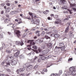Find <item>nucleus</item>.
<instances>
[{
  "instance_id": "27",
  "label": "nucleus",
  "mask_w": 76,
  "mask_h": 76,
  "mask_svg": "<svg viewBox=\"0 0 76 76\" xmlns=\"http://www.w3.org/2000/svg\"><path fill=\"white\" fill-rule=\"evenodd\" d=\"M59 37V36L58 34H55V35H54L55 38H58V37Z\"/></svg>"
},
{
  "instance_id": "16",
  "label": "nucleus",
  "mask_w": 76,
  "mask_h": 76,
  "mask_svg": "<svg viewBox=\"0 0 76 76\" xmlns=\"http://www.w3.org/2000/svg\"><path fill=\"white\" fill-rule=\"evenodd\" d=\"M71 75H72L73 76H74L75 75V73L76 72V69H75L74 71H71Z\"/></svg>"
},
{
  "instance_id": "42",
  "label": "nucleus",
  "mask_w": 76,
  "mask_h": 76,
  "mask_svg": "<svg viewBox=\"0 0 76 76\" xmlns=\"http://www.w3.org/2000/svg\"><path fill=\"white\" fill-rule=\"evenodd\" d=\"M43 71L44 72H47V69H44L43 70Z\"/></svg>"
},
{
  "instance_id": "50",
  "label": "nucleus",
  "mask_w": 76,
  "mask_h": 76,
  "mask_svg": "<svg viewBox=\"0 0 76 76\" xmlns=\"http://www.w3.org/2000/svg\"><path fill=\"white\" fill-rule=\"evenodd\" d=\"M0 76H6L5 75H4V74H0Z\"/></svg>"
},
{
  "instance_id": "13",
  "label": "nucleus",
  "mask_w": 76,
  "mask_h": 76,
  "mask_svg": "<svg viewBox=\"0 0 76 76\" xmlns=\"http://www.w3.org/2000/svg\"><path fill=\"white\" fill-rule=\"evenodd\" d=\"M69 31V26H68L66 28L65 31V33H68V32Z\"/></svg>"
},
{
  "instance_id": "43",
  "label": "nucleus",
  "mask_w": 76,
  "mask_h": 76,
  "mask_svg": "<svg viewBox=\"0 0 76 76\" xmlns=\"http://www.w3.org/2000/svg\"><path fill=\"white\" fill-rule=\"evenodd\" d=\"M28 66L26 65V64H24L23 66V67H24V68H26Z\"/></svg>"
},
{
  "instance_id": "40",
  "label": "nucleus",
  "mask_w": 76,
  "mask_h": 76,
  "mask_svg": "<svg viewBox=\"0 0 76 76\" xmlns=\"http://www.w3.org/2000/svg\"><path fill=\"white\" fill-rule=\"evenodd\" d=\"M31 54H33V52H31V53H28V56H31Z\"/></svg>"
},
{
  "instance_id": "31",
  "label": "nucleus",
  "mask_w": 76,
  "mask_h": 76,
  "mask_svg": "<svg viewBox=\"0 0 76 76\" xmlns=\"http://www.w3.org/2000/svg\"><path fill=\"white\" fill-rule=\"evenodd\" d=\"M44 41V39H41L39 41V44L41 43L43 41Z\"/></svg>"
},
{
  "instance_id": "38",
  "label": "nucleus",
  "mask_w": 76,
  "mask_h": 76,
  "mask_svg": "<svg viewBox=\"0 0 76 76\" xmlns=\"http://www.w3.org/2000/svg\"><path fill=\"white\" fill-rule=\"evenodd\" d=\"M51 55H49V56H48L47 57V58L48 59V58H51Z\"/></svg>"
},
{
  "instance_id": "14",
  "label": "nucleus",
  "mask_w": 76,
  "mask_h": 76,
  "mask_svg": "<svg viewBox=\"0 0 76 76\" xmlns=\"http://www.w3.org/2000/svg\"><path fill=\"white\" fill-rule=\"evenodd\" d=\"M69 35L70 37H73L74 35L73 34V32L72 31H70L69 33Z\"/></svg>"
},
{
  "instance_id": "15",
  "label": "nucleus",
  "mask_w": 76,
  "mask_h": 76,
  "mask_svg": "<svg viewBox=\"0 0 76 76\" xmlns=\"http://www.w3.org/2000/svg\"><path fill=\"white\" fill-rule=\"evenodd\" d=\"M31 22L33 24H36L37 25L38 23V21H37V20L36 19H34V20H33Z\"/></svg>"
},
{
  "instance_id": "63",
  "label": "nucleus",
  "mask_w": 76,
  "mask_h": 76,
  "mask_svg": "<svg viewBox=\"0 0 76 76\" xmlns=\"http://www.w3.org/2000/svg\"><path fill=\"white\" fill-rule=\"evenodd\" d=\"M64 76H68V75H67V74H65Z\"/></svg>"
},
{
  "instance_id": "29",
  "label": "nucleus",
  "mask_w": 76,
  "mask_h": 76,
  "mask_svg": "<svg viewBox=\"0 0 76 76\" xmlns=\"http://www.w3.org/2000/svg\"><path fill=\"white\" fill-rule=\"evenodd\" d=\"M45 38L47 39H50V37L48 36L47 35H45Z\"/></svg>"
},
{
  "instance_id": "28",
  "label": "nucleus",
  "mask_w": 76,
  "mask_h": 76,
  "mask_svg": "<svg viewBox=\"0 0 76 76\" xmlns=\"http://www.w3.org/2000/svg\"><path fill=\"white\" fill-rule=\"evenodd\" d=\"M28 14L31 16L32 18L33 19V15H32V13L31 12H29Z\"/></svg>"
},
{
  "instance_id": "19",
  "label": "nucleus",
  "mask_w": 76,
  "mask_h": 76,
  "mask_svg": "<svg viewBox=\"0 0 76 76\" xmlns=\"http://www.w3.org/2000/svg\"><path fill=\"white\" fill-rule=\"evenodd\" d=\"M49 12L50 11L48 10H46L45 11L43 12V13L45 15H47V14H48V13H49Z\"/></svg>"
},
{
  "instance_id": "22",
  "label": "nucleus",
  "mask_w": 76,
  "mask_h": 76,
  "mask_svg": "<svg viewBox=\"0 0 76 76\" xmlns=\"http://www.w3.org/2000/svg\"><path fill=\"white\" fill-rule=\"evenodd\" d=\"M40 32V31H37L36 32V34H37L38 37H40V34H39Z\"/></svg>"
},
{
  "instance_id": "21",
  "label": "nucleus",
  "mask_w": 76,
  "mask_h": 76,
  "mask_svg": "<svg viewBox=\"0 0 76 76\" xmlns=\"http://www.w3.org/2000/svg\"><path fill=\"white\" fill-rule=\"evenodd\" d=\"M64 43L63 42H61L59 43V46L60 47H63L64 46Z\"/></svg>"
},
{
  "instance_id": "44",
  "label": "nucleus",
  "mask_w": 76,
  "mask_h": 76,
  "mask_svg": "<svg viewBox=\"0 0 76 76\" xmlns=\"http://www.w3.org/2000/svg\"><path fill=\"white\" fill-rule=\"evenodd\" d=\"M6 5L7 6H10V4L9 3H7L6 4Z\"/></svg>"
},
{
  "instance_id": "20",
  "label": "nucleus",
  "mask_w": 76,
  "mask_h": 76,
  "mask_svg": "<svg viewBox=\"0 0 76 76\" xmlns=\"http://www.w3.org/2000/svg\"><path fill=\"white\" fill-rule=\"evenodd\" d=\"M19 51H18L16 53H15L14 54V56L15 57H18L19 56Z\"/></svg>"
},
{
  "instance_id": "64",
  "label": "nucleus",
  "mask_w": 76,
  "mask_h": 76,
  "mask_svg": "<svg viewBox=\"0 0 76 76\" xmlns=\"http://www.w3.org/2000/svg\"><path fill=\"white\" fill-rule=\"evenodd\" d=\"M20 76H25V75H23V74H21Z\"/></svg>"
},
{
  "instance_id": "51",
  "label": "nucleus",
  "mask_w": 76,
  "mask_h": 76,
  "mask_svg": "<svg viewBox=\"0 0 76 76\" xmlns=\"http://www.w3.org/2000/svg\"><path fill=\"white\" fill-rule=\"evenodd\" d=\"M34 60H35L37 59H37H38V57H37V56H35L34 57Z\"/></svg>"
},
{
  "instance_id": "37",
  "label": "nucleus",
  "mask_w": 76,
  "mask_h": 76,
  "mask_svg": "<svg viewBox=\"0 0 76 76\" xmlns=\"http://www.w3.org/2000/svg\"><path fill=\"white\" fill-rule=\"evenodd\" d=\"M15 14V11H12L11 12V14L12 15H14Z\"/></svg>"
},
{
  "instance_id": "55",
  "label": "nucleus",
  "mask_w": 76,
  "mask_h": 76,
  "mask_svg": "<svg viewBox=\"0 0 76 76\" xmlns=\"http://www.w3.org/2000/svg\"><path fill=\"white\" fill-rule=\"evenodd\" d=\"M7 53H10L11 52H10V50H8L7 51Z\"/></svg>"
},
{
  "instance_id": "17",
  "label": "nucleus",
  "mask_w": 76,
  "mask_h": 76,
  "mask_svg": "<svg viewBox=\"0 0 76 76\" xmlns=\"http://www.w3.org/2000/svg\"><path fill=\"white\" fill-rule=\"evenodd\" d=\"M60 48V47L56 46L55 48V50H56L57 53H59V49Z\"/></svg>"
},
{
  "instance_id": "10",
  "label": "nucleus",
  "mask_w": 76,
  "mask_h": 76,
  "mask_svg": "<svg viewBox=\"0 0 76 76\" xmlns=\"http://www.w3.org/2000/svg\"><path fill=\"white\" fill-rule=\"evenodd\" d=\"M31 46H32V45H28L27 46V49H28V50H29V51H35L34 49H32L31 48Z\"/></svg>"
},
{
  "instance_id": "25",
  "label": "nucleus",
  "mask_w": 76,
  "mask_h": 76,
  "mask_svg": "<svg viewBox=\"0 0 76 76\" xmlns=\"http://www.w3.org/2000/svg\"><path fill=\"white\" fill-rule=\"evenodd\" d=\"M34 50H34H33L34 51V52H36V53H37V54H38V53H39V52H38V51L39 52V53H41V50H40V49H39L38 51H36L35 50Z\"/></svg>"
},
{
  "instance_id": "4",
  "label": "nucleus",
  "mask_w": 76,
  "mask_h": 76,
  "mask_svg": "<svg viewBox=\"0 0 76 76\" xmlns=\"http://www.w3.org/2000/svg\"><path fill=\"white\" fill-rule=\"evenodd\" d=\"M63 72H62V70H59V74H51V76H58L59 75H61L62 74V73Z\"/></svg>"
},
{
  "instance_id": "53",
  "label": "nucleus",
  "mask_w": 76,
  "mask_h": 76,
  "mask_svg": "<svg viewBox=\"0 0 76 76\" xmlns=\"http://www.w3.org/2000/svg\"><path fill=\"white\" fill-rule=\"evenodd\" d=\"M4 3H2L1 4V6H2V7H3L4 6Z\"/></svg>"
},
{
  "instance_id": "9",
  "label": "nucleus",
  "mask_w": 76,
  "mask_h": 76,
  "mask_svg": "<svg viewBox=\"0 0 76 76\" xmlns=\"http://www.w3.org/2000/svg\"><path fill=\"white\" fill-rule=\"evenodd\" d=\"M16 34L18 38H19V37L20 36V31L18 30H17L16 32Z\"/></svg>"
},
{
  "instance_id": "1",
  "label": "nucleus",
  "mask_w": 76,
  "mask_h": 76,
  "mask_svg": "<svg viewBox=\"0 0 76 76\" xmlns=\"http://www.w3.org/2000/svg\"><path fill=\"white\" fill-rule=\"evenodd\" d=\"M7 57V59L6 61V60H4L1 63V65H3L5 64V63H6L8 65V66H10V60H9V58H10V59H12L13 58V56H12L11 55H10L9 56H6Z\"/></svg>"
},
{
  "instance_id": "6",
  "label": "nucleus",
  "mask_w": 76,
  "mask_h": 76,
  "mask_svg": "<svg viewBox=\"0 0 76 76\" xmlns=\"http://www.w3.org/2000/svg\"><path fill=\"white\" fill-rule=\"evenodd\" d=\"M27 43H30V45H35V42H34V40H28L27 42Z\"/></svg>"
},
{
  "instance_id": "12",
  "label": "nucleus",
  "mask_w": 76,
  "mask_h": 76,
  "mask_svg": "<svg viewBox=\"0 0 76 76\" xmlns=\"http://www.w3.org/2000/svg\"><path fill=\"white\" fill-rule=\"evenodd\" d=\"M40 56L41 57L39 58V59L40 60H45V58H46L44 56H42V55H40Z\"/></svg>"
},
{
  "instance_id": "41",
  "label": "nucleus",
  "mask_w": 76,
  "mask_h": 76,
  "mask_svg": "<svg viewBox=\"0 0 76 76\" xmlns=\"http://www.w3.org/2000/svg\"><path fill=\"white\" fill-rule=\"evenodd\" d=\"M26 70H27V71H30V70L29 68H28V66L26 68Z\"/></svg>"
},
{
  "instance_id": "39",
  "label": "nucleus",
  "mask_w": 76,
  "mask_h": 76,
  "mask_svg": "<svg viewBox=\"0 0 76 76\" xmlns=\"http://www.w3.org/2000/svg\"><path fill=\"white\" fill-rule=\"evenodd\" d=\"M68 2L69 3L70 5V4H72V0H71L70 1H69V0H68Z\"/></svg>"
},
{
  "instance_id": "30",
  "label": "nucleus",
  "mask_w": 76,
  "mask_h": 76,
  "mask_svg": "<svg viewBox=\"0 0 76 76\" xmlns=\"http://www.w3.org/2000/svg\"><path fill=\"white\" fill-rule=\"evenodd\" d=\"M40 73H42V74H44V72H41L39 71V72H37L35 74H38V73L39 72Z\"/></svg>"
},
{
  "instance_id": "56",
  "label": "nucleus",
  "mask_w": 76,
  "mask_h": 76,
  "mask_svg": "<svg viewBox=\"0 0 76 76\" xmlns=\"http://www.w3.org/2000/svg\"><path fill=\"white\" fill-rule=\"evenodd\" d=\"M55 23L56 24H58V21H56L55 22Z\"/></svg>"
},
{
  "instance_id": "32",
  "label": "nucleus",
  "mask_w": 76,
  "mask_h": 76,
  "mask_svg": "<svg viewBox=\"0 0 76 76\" xmlns=\"http://www.w3.org/2000/svg\"><path fill=\"white\" fill-rule=\"evenodd\" d=\"M63 13H68V11L66 10H64L63 12Z\"/></svg>"
},
{
  "instance_id": "62",
  "label": "nucleus",
  "mask_w": 76,
  "mask_h": 76,
  "mask_svg": "<svg viewBox=\"0 0 76 76\" xmlns=\"http://www.w3.org/2000/svg\"><path fill=\"white\" fill-rule=\"evenodd\" d=\"M38 61V62H40V61H41V60L38 59V61Z\"/></svg>"
},
{
  "instance_id": "11",
  "label": "nucleus",
  "mask_w": 76,
  "mask_h": 76,
  "mask_svg": "<svg viewBox=\"0 0 76 76\" xmlns=\"http://www.w3.org/2000/svg\"><path fill=\"white\" fill-rule=\"evenodd\" d=\"M48 47L50 49H51L53 47V43H48Z\"/></svg>"
},
{
  "instance_id": "36",
  "label": "nucleus",
  "mask_w": 76,
  "mask_h": 76,
  "mask_svg": "<svg viewBox=\"0 0 76 76\" xmlns=\"http://www.w3.org/2000/svg\"><path fill=\"white\" fill-rule=\"evenodd\" d=\"M45 34L47 35L49 34V35H50V37H51V34H50V32H46Z\"/></svg>"
},
{
  "instance_id": "54",
  "label": "nucleus",
  "mask_w": 76,
  "mask_h": 76,
  "mask_svg": "<svg viewBox=\"0 0 76 76\" xmlns=\"http://www.w3.org/2000/svg\"><path fill=\"white\" fill-rule=\"evenodd\" d=\"M72 8L74 10H75V11H76V8H73V7H72Z\"/></svg>"
},
{
  "instance_id": "48",
  "label": "nucleus",
  "mask_w": 76,
  "mask_h": 76,
  "mask_svg": "<svg viewBox=\"0 0 76 76\" xmlns=\"http://www.w3.org/2000/svg\"><path fill=\"white\" fill-rule=\"evenodd\" d=\"M72 60H73V58H69L68 59V61H72Z\"/></svg>"
},
{
  "instance_id": "8",
  "label": "nucleus",
  "mask_w": 76,
  "mask_h": 76,
  "mask_svg": "<svg viewBox=\"0 0 76 76\" xmlns=\"http://www.w3.org/2000/svg\"><path fill=\"white\" fill-rule=\"evenodd\" d=\"M69 73H70L72 71H73L75 70H76V69L75 67H74V66H72L71 67H70L69 69Z\"/></svg>"
},
{
  "instance_id": "24",
  "label": "nucleus",
  "mask_w": 76,
  "mask_h": 76,
  "mask_svg": "<svg viewBox=\"0 0 76 76\" xmlns=\"http://www.w3.org/2000/svg\"><path fill=\"white\" fill-rule=\"evenodd\" d=\"M19 57L20 59H22V58H25V56H24V55H23L21 54L20 56Z\"/></svg>"
},
{
  "instance_id": "49",
  "label": "nucleus",
  "mask_w": 76,
  "mask_h": 76,
  "mask_svg": "<svg viewBox=\"0 0 76 76\" xmlns=\"http://www.w3.org/2000/svg\"><path fill=\"white\" fill-rule=\"evenodd\" d=\"M35 28L34 27L32 28L31 29V31H35Z\"/></svg>"
},
{
  "instance_id": "46",
  "label": "nucleus",
  "mask_w": 76,
  "mask_h": 76,
  "mask_svg": "<svg viewBox=\"0 0 76 76\" xmlns=\"http://www.w3.org/2000/svg\"><path fill=\"white\" fill-rule=\"evenodd\" d=\"M7 72H11V71H10V69H7Z\"/></svg>"
},
{
  "instance_id": "33",
  "label": "nucleus",
  "mask_w": 76,
  "mask_h": 76,
  "mask_svg": "<svg viewBox=\"0 0 76 76\" xmlns=\"http://www.w3.org/2000/svg\"><path fill=\"white\" fill-rule=\"evenodd\" d=\"M27 67H28V68L31 70V69H32V66L30 65L29 66H27Z\"/></svg>"
},
{
  "instance_id": "7",
  "label": "nucleus",
  "mask_w": 76,
  "mask_h": 76,
  "mask_svg": "<svg viewBox=\"0 0 76 76\" xmlns=\"http://www.w3.org/2000/svg\"><path fill=\"white\" fill-rule=\"evenodd\" d=\"M25 70V69L24 68H20L18 69H17L16 71V72L17 74H19V72H23Z\"/></svg>"
},
{
  "instance_id": "26",
  "label": "nucleus",
  "mask_w": 76,
  "mask_h": 76,
  "mask_svg": "<svg viewBox=\"0 0 76 76\" xmlns=\"http://www.w3.org/2000/svg\"><path fill=\"white\" fill-rule=\"evenodd\" d=\"M32 48H34V50H37V48H38V47L36 45L33 46Z\"/></svg>"
},
{
  "instance_id": "5",
  "label": "nucleus",
  "mask_w": 76,
  "mask_h": 76,
  "mask_svg": "<svg viewBox=\"0 0 76 76\" xmlns=\"http://www.w3.org/2000/svg\"><path fill=\"white\" fill-rule=\"evenodd\" d=\"M10 62L11 64V65H12V66H15V65H16V64H17V62H16V61L15 60H10Z\"/></svg>"
},
{
  "instance_id": "34",
  "label": "nucleus",
  "mask_w": 76,
  "mask_h": 76,
  "mask_svg": "<svg viewBox=\"0 0 76 76\" xmlns=\"http://www.w3.org/2000/svg\"><path fill=\"white\" fill-rule=\"evenodd\" d=\"M10 8H8L6 9V11L7 12H10Z\"/></svg>"
},
{
  "instance_id": "47",
  "label": "nucleus",
  "mask_w": 76,
  "mask_h": 76,
  "mask_svg": "<svg viewBox=\"0 0 76 76\" xmlns=\"http://www.w3.org/2000/svg\"><path fill=\"white\" fill-rule=\"evenodd\" d=\"M7 20H8L7 19H6V20L4 21L5 23H7L8 22Z\"/></svg>"
},
{
  "instance_id": "35",
  "label": "nucleus",
  "mask_w": 76,
  "mask_h": 76,
  "mask_svg": "<svg viewBox=\"0 0 76 76\" xmlns=\"http://www.w3.org/2000/svg\"><path fill=\"white\" fill-rule=\"evenodd\" d=\"M45 34V32L44 31H43L41 34V36H44Z\"/></svg>"
},
{
  "instance_id": "59",
  "label": "nucleus",
  "mask_w": 76,
  "mask_h": 76,
  "mask_svg": "<svg viewBox=\"0 0 76 76\" xmlns=\"http://www.w3.org/2000/svg\"><path fill=\"white\" fill-rule=\"evenodd\" d=\"M50 16L51 17H53V16H54V15L53 14H52L50 15Z\"/></svg>"
},
{
  "instance_id": "60",
  "label": "nucleus",
  "mask_w": 76,
  "mask_h": 76,
  "mask_svg": "<svg viewBox=\"0 0 76 76\" xmlns=\"http://www.w3.org/2000/svg\"><path fill=\"white\" fill-rule=\"evenodd\" d=\"M44 29L45 31H48V29L46 28H45Z\"/></svg>"
},
{
  "instance_id": "18",
  "label": "nucleus",
  "mask_w": 76,
  "mask_h": 76,
  "mask_svg": "<svg viewBox=\"0 0 76 76\" xmlns=\"http://www.w3.org/2000/svg\"><path fill=\"white\" fill-rule=\"evenodd\" d=\"M65 48L66 47H65V45H64V46L60 47V49H61V51H64L65 50Z\"/></svg>"
},
{
  "instance_id": "58",
  "label": "nucleus",
  "mask_w": 76,
  "mask_h": 76,
  "mask_svg": "<svg viewBox=\"0 0 76 76\" xmlns=\"http://www.w3.org/2000/svg\"><path fill=\"white\" fill-rule=\"evenodd\" d=\"M4 13V11H2L1 12V15H3V13Z\"/></svg>"
},
{
  "instance_id": "45",
  "label": "nucleus",
  "mask_w": 76,
  "mask_h": 76,
  "mask_svg": "<svg viewBox=\"0 0 76 76\" xmlns=\"http://www.w3.org/2000/svg\"><path fill=\"white\" fill-rule=\"evenodd\" d=\"M62 2L63 3H66V1L65 0H63L62 1Z\"/></svg>"
},
{
  "instance_id": "57",
  "label": "nucleus",
  "mask_w": 76,
  "mask_h": 76,
  "mask_svg": "<svg viewBox=\"0 0 76 76\" xmlns=\"http://www.w3.org/2000/svg\"><path fill=\"white\" fill-rule=\"evenodd\" d=\"M53 32H54V33H56L57 31H56V30H53Z\"/></svg>"
},
{
  "instance_id": "3",
  "label": "nucleus",
  "mask_w": 76,
  "mask_h": 76,
  "mask_svg": "<svg viewBox=\"0 0 76 76\" xmlns=\"http://www.w3.org/2000/svg\"><path fill=\"white\" fill-rule=\"evenodd\" d=\"M21 42L19 41H17L16 42L15 44L17 45H21V46H22V45L24 44L23 41H21Z\"/></svg>"
},
{
  "instance_id": "52",
  "label": "nucleus",
  "mask_w": 76,
  "mask_h": 76,
  "mask_svg": "<svg viewBox=\"0 0 76 76\" xmlns=\"http://www.w3.org/2000/svg\"><path fill=\"white\" fill-rule=\"evenodd\" d=\"M37 67H38V65H36V66H35L34 68V69H37Z\"/></svg>"
},
{
  "instance_id": "23",
  "label": "nucleus",
  "mask_w": 76,
  "mask_h": 76,
  "mask_svg": "<svg viewBox=\"0 0 76 76\" xmlns=\"http://www.w3.org/2000/svg\"><path fill=\"white\" fill-rule=\"evenodd\" d=\"M47 48V46L45 45H44L42 46V48L43 49H45V48Z\"/></svg>"
},
{
  "instance_id": "2",
  "label": "nucleus",
  "mask_w": 76,
  "mask_h": 76,
  "mask_svg": "<svg viewBox=\"0 0 76 76\" xmlns=\"http://www.w3.org/2000/svg\"><path fill=\"white\" fill-rule=\"evenodd\" d=\"M50 51V49L48 48H47L44 50H43L42 52V53L43 54V55H45V54H47L49 53Z\"/></svg>"
},
{
  "instance_id": "61",
  "label": "nucleus",
  "mask_w": 76,
  "mask_h": 76,
  "mask_svg": "<svg viewBox=\"0 0 76 76\" xmlns=\"http://www.w3.org/2000/svg\"><path fill=\"white\" fill-rule=\"evenodd\" d=\"M3 47H1L0 48V50H3Z\"/></svg>"
}]
</instances>
